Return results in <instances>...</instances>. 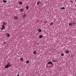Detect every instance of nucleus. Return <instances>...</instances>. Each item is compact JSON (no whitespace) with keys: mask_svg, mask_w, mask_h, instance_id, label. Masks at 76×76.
Instances as JSON below:
<instances>
[{"mask_svg":"<svg viewBox=\"0 0 76 76\" xmlns=\"http://www.w3.org/2000/svg\"><path fill=\"white\" fill-rule=\"evenodd\" d=\"M2 28H1V30H2V31H3V30L4 29L6 28L5 27V26H2Z\"/></svg>","mask_w":76,"mask_h":76,"instance_id":"f03ea898","label":"nucleus"},{"mask_svg":"<svg viewBox=\"0 0 76 76\" xmlns=\"http://www.w3.org/2000/svg\"><path fill=\"white\" fill-rule=\"evenodd\" d=\"M53 23L51 22V23L50 24V26H51V25H53Z\"/></svg>","mask_w":76,"mask_h":76,"instance_id":"6ab92c4d","label":"nucleus"},{"mask_svg":"<svg viewBox=\"0 0 76 76\" xmlns=\"http://www.w3.org/2000/svg\"><path fill=\"white\" fill-rule=\"evenodd\" d=\"M41 3V2H37V5H39V3Z\"/></svg>","mask_w":76,"mask_h":76,"instance_id":"f3484780","label":"nucleus"},{"mask_svg":"<svg viewBox=\"0 0 76 76\" xmlns=\"http://www.w3.org/2000/svg\"><path fill=\"white\" fill-rule=\"evenodd\" d=\"M3 25L2 26H4L5 25V24H6V23L4 22L3 23Z\"/></svg>","mask_w":76,"mask_h":76,"instance_id":"4be33fe9","label":"nucleus"},{"mask_svg":"<svg viewBox=\"0 0 76 76\" xmlns=\"http://www.w3.org/2000/svg\"><path fill=\"white\" fill-rule=\"evenodd\" d=\"M7 37H10V34H7Z\"/></svg>","mask_w":76,"mask_h":76,"instance_id":"9d476101","label":"nucleus"},{"mask_svg":"<svg viewBox=\"0 0 76 76\" xmlns=\"http://www.w3.org/2000/svg\"><path fill=\"white\" fill-rule=\"evenodd\" d=\"M61 9H63V10H64L65 9V7H63L61 8Z\"/></svg>","mask_w":76,"mask_h":76,"instance_id":"dca6fc26","label":"nucleus"},{"mask_svg":"<svg viewBox=\"0 0 76 76\" xmlns=\"http://www.w3.org/2000/svg\"><path fill=\"white\" fill-rule=\"evenodd\" d=\"M38 31L39 32H42L41 29H38Z\"/></svg>","mask_w":76,"mask_h":76,"instance_id":"6e6552de","label":"nucleus"},{"mask_svg":"<svg viewBox=\"0 0 76 76\" xmlns=\"http://www.w3.org/2000/svg\"><path fill=\"white\" fill-rule=\"evenodd\" d=\"M17 76H20L19 75V74H18L17 75Z\"/></svg>","mask_w":76,"mask_h":76,"instance_id":"a878e982","label":"nucleus"},{"mask_svg":"<svg viewBox=\"0 0 76 76\" xmlns=\"http://www.w3.org/2000/svg\"><path fill=\"white\" fill-rule=\"evenodd\" d=\"M50 64H53V62L51 61H49V62H48V65H49Z\"/></svg>","mask_w":76,"mask_h":76,"instance_id":"20e7f679","label":"nucleus"},{"mask_svg":"<svg viewBox=\"0 0 76 76\" xmlns=\"http://www.w3.org/2000/svg\"><path fill=\"white\" fill-rule=\"evenodd\" d=\"M39 38L41 39V38H43V36L42 35H40L39 36Z\"/></svg>","mask_w":76,"mask_h":76,"instance_id":"423d86ee","label":"nucleus"},{"mask_svg":"<svg viewBox=\"0 0 76 76\" xmlns=\"http://www.w3.org/2000/svg\"><path fill=\"white\" fill-rule=\"evenodd\" d=\"M18 3H19V4H22V2L20 1V2H18Z\"/></svg>","mask_w":76,"mask_h":76,"instance_id":"9b49d317","label":"nucleus"},{"mask_svg":"<svg viewBox=\"0 0 76 76\" xmlns=\"http://www.w3.org/2000/svg\"><path fill=\"white\" fill-rule=\"evenodd\" d=\"M25 17H26V15L24 14L23 15V19H25Z\"/></svg>","mask_w":76,"mask_h":76,"instance_id":"f8f14e48","label":"nucleus"},{"mask_svg":"<svg viewBox=\"0 0 76 76\" xmlns=\"http://www.w3.org/2000/svg\"><path fill=\"white\" fill-rule=\"evenodd\" d=\"M3 44H6V42H4L3 43Z\"/></svg>","mask_w":76,"mask_h":76,"instance_id":"393cba45","label":"nucleus"},{"mask_svg":"<svg viewBox=\"0 0 76 76\" xmlns=\"http://www.w3.org/2000/svg\"><path fill=\"white\" fill-rule=\"evenodd\" d=\"M61 56H64V53H62L61 54Z\"/></svg>","mask_w":76,"mask_h":76,"instance_id":"5701e85b","label":"nucleus"},{"mask_svg":"<svg viewBox=\"0 0 76 76\" xmlns=\"http://www.w3.org/2000/svg\"><path fill=\"white\" fill-rule=\"evenodd\" d=\"M3 2L4 3H6V2H7V1L6 0H3Z\"/></svg>","mask_w":76,"mask_h":76,"instance_id":"a211bd4d","label":"nucleus"},{"mask_svg":"<svg viewBox=\"0 0 76 76\" xmlns=\"http://www.w3.org/2000/svg\"><path fill=\"white\" fill-rule=\"evenodd\" d=\"M73 23H71L69 24V26H72V25H73Z\"/></svg>","mask_w":76,"mask_h":76,"instance_id":"4468645a","label":"nucleus"},{"mask_svg":"<svg viewBox=\"0 0 76 76\" xmlns=\"http://www.w3.org/2000/svg\"><path fill=\"white\" fill-rule=\"evenodd\" d=\"M23 58H20V60H21V61H23Z\"/></svg>","mask_w":76,"mask_h":76,"instance_id":"412c9836","label":"nucleus"},{"mask_svg":"<svg viewBox=\"0 0 76 76\" xmlns=\"http://www.w3.org/2000/svg\"><path fill=\"white\" fill-rule=\"evenodd\" d=\"M14 19L15 20H18V17L17 16H15L14 17Z\"/></svg>","mask_w":76,"mask_h":76,"instance_id":"7ed1b4c3","label":"nucleus"},{"mask_svg":"<svg viewBox=\"0 0 76 76\" xmlns=\"http://www.w3.org/2000/svg\"><path fill=\"white\" fill-rule=\"evenodd\" d=\"M26 63L27 64H28V63H29V61H26Z\"/></svg>","mask_w":76,"mask_h":76,"instance_id":"aec40b11","label":"nucleus"},{"mask_svg":"<svg viewBox=\"0 0 76 76\" xmlns=\"http://www.w3.org/2000/svg\"><path fill=\"white\" fill-rule=\"evenodd\" d=\"M69 50H66L65 52V53L66 54H69Z\"/></svg>","mask_w":76,"mask_h":76,"instance_id":"1a4fd4ad","label":"nucleus"},{"mask_svg":"<svg viewBox=\"0 0 76 76\" xmlns=\"http://www.w3.org/2000/svg\"><path fill=\"white\" fill-rule=\"evenodd\" d=\"M20 12H23L24 11V9H21L20 10Z\"/></svg>","mask_w":76,"mask_h":76,"instance_id":"39448f33","label":"nucleus"},{"mask_svg":"<svg viewBox=\"0 0 76 76\" xmlns=\"http://www.w3.org/2000/svg\"><path fill=\"white\" fill-rule=\"evenodd\" d=\"M33 53L34 54H37V52H36V50L34 51Z\"/></svg>","mask_w":76,"mask_h":76,"instance_id":"ddd939ff","label":"nucleus"},{"mask_svg":"<svg viewBox=\"0 0 76 76\" xmlns=\"http://www.w3.org/2000/svg\"><path fill=\"white\" fill-rule=\"evenodd\" d=\"M70 2H71V3H73V2L72 1H70Z\"/></svg>","mask_w":76,"mask_h":76,"instance_id":"b1692460","label":"nucleus"},{"mask_svg":"<svg viewBox=\"0 0 76 76\" xmlns=\"http://www.w3.org/2000/svg\"><path fill=\"white\" fill-rule=\"evenodd\" d=\"M5 69H7L9 68V67H12V65L11 64L10 62H8L7 65L4 66Z\"/></svg>","mask_w":76,"mask_h":76,"instance_id":"f257e3e1","label":"nucleus"},{"mask_svg":"<svg viewBox=\"0 0 76 76\" xmlns=\"http://www.w3.org/2000/svg\"><path fill=\"white\" fill-rule=\"evenodd\" d=\"M28 9H29V6H27L26 7V9H27V10H28Z\"/></svg>","mask_w":76,"mask_h":76,"instance_id":"2eb2a0df","label":"nucleus"},{"mask_svg":"<svg viewBox=\"0 0 76 76\" xmlns=\"http://www.w3.org/2000/svg\"><path fill=\"white\" fill-rule=\"evenodd\" d=\"M52 61H53L54 63H56V62H58V61L54 60H52Z\"/></svg>","mask_w":76,"mask_h":76,"instance_id":"0eeeda50","label":"nucleus"}]
</instances>
